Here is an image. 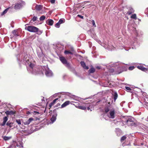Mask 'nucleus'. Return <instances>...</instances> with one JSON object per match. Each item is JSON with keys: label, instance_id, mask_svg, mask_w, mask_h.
Listing matches in <instances>:
<instances>
[{"label": "nucleus", "instance_id": "obj_37", "mask_svg": "<svg viewBox=\"0 0 148 148\" xmlns=\"http://www.w3.org/2000/svg\"><path fill=\"white\" fill-rule=\"evenodd\" d=\"M134 69V66H130L129 68V69L130 70H132Z\"/></svg>", "mask_w": 148, "mask_h": 148}, {"label": "nucleus", "instance_id": "obj_19", "mask_svg": "<svg viewBox=\"0 0 148 148\" xmlns=\"http://www.w3.org/2000/svg\"><path fill=\"white\" fill-rule=\"evenodd\" d=\"M116 132L117 136H120L121 133V130L119 129H116Z\"/></svg>", "mask_w": 148, "mask_h": 148}, {"label": "nucleus", "instance_id": "obj_32", "mask_svg": "<svg viewBox=\"0 0 148 148\" xmlns=\"http://www.w3.org/2000/svg\"><path fill=\"white\" fill-rule=\"evenodd\" d=\"M60 24L58 22L55 24V26L57 28H59L60 27Z\"/></svg>", "mask_w": 148, "mask_h": 148}, {"label": "nucleus", "instance_id": "obj_18", "mask_svg": "<svg viewBox=\"0 0 148 148\" xmlns=\"http://www.w3.org/2000/svg\"><path fill=\"white\" fill-rule=\"evenodd\" d=\"M56 117L54 115H53L52 118L51 119V121H52V123H53L56 120Z\"/></svg>", "mask_w": 148, "mask_h": 148}, {"label": "nucleus", "instance_id": "obj_45", "mask_svg": "<svg viewBox=\"0 0 148 148\" xmlns=\"http://www.w3.org/2000/svg\"><path fill=\"white\" fill-rule=\"evenodd\" d=\"M75 100H77V99H75Z\"/></svg>", "mask_w": 148, "mask_h": 148}, {"label": "nucleus", "instance_id": "obj_50", "mask_svg": "<svg viewBox=\"0 0 148 148\" xmlns=\"http://www.w3.org/2000/svg\"><path fill=\"white\" fill-rule=\"evenodd\" d=\"M92 110H90V111H92Z\"/></svg>", "mask_w": 148, "mask_h": 148}, {"label": "nucleus", "instance_id": "obj_15", "mask_svg": "<svg viewBox=\"0 0 148 148\" xmlns=\"http://www.w3.org/2000/svg\"><path fill=\"white\" fill-rule=\"evenodd\" d=\"M47 23L48 25H52L53 23V21L51 19H49L47 21Z\"/></svg>", "mask_w": 148, "mask_h": 148}, {"label": "nucleus", "instance_id": "obj_42", "mask_svg": "<svg viewBox=\"0 0 148 148\" xmlns=\"http://www.w3.org/2000/svg\"><path fill=\"white\" fill-rule=\"evenodd\" d=\"M42 53H41L40 55V56H39L38 54V56H39L40 57H41L42 56Z\"/></svg>", "mask_w": 148, "mask_h": 148}, {"label": "nucleus", "instance_id": "obj_40", "mask_svg": "<svg viewBox=\"0 0 148 148\" xmlns=\"http://www.w3.org/2000/svg\"><path fill=\"white\" fill-rule=\"evenodd\" d=\"M51 2L52 3H53L55 2V0H51Z\"/></svg>", "mask_w": 148, "mask_h": 148}, {"label": "nucleus", "instance_id": "obj_17", "mask_svg": "<svg viewBox=\"0 0 148 148\" xmlns=\"http://www.w3.org/2000/svg\"><path fill=\"white\" fill-rule=\"evenodd\" d=\"M134 12V10L132 8H130V9L129 10V11L127 12V14L128 15H130L132 13H133Z\"/></svg>", "mask_w": 148, "mask_h": 148}, {"label": "nucleus", "instance_id": "obj_20", "mask_svg": "<svg viewBox=\"0 0 148 148\" xmlns=\"http://www.w3.org/2000/svg\"><path fill=\"white\" fill-rule=\"evenodd\" d=\"M71 102H73V103H74L75 104H73L77 108H78V106H79V103L77 102H75V101H71Z\"/></svg>", "mask_w": 148, "mask_h": 148}, {"label": "nucleus", "instance_id": "obj_22", "mask_svg": "<svg viewBox=\"0 0 148 148\" xmlns=\"http://www.w3.org/2000/svg\"><path fill=\"white\" fill-rule=\"evenodd\" d=\"M12 34H13L14 36L15 37L18 36V35L16 33V31L14 30L12 32Z\"/></svg>", "mask_w": 148, "mask_h": 148}, {"label": "nucleus", "instance_id": "obj_10", "mask_svg": "<svg viewBox=\"0 0 148 148\" xmlns=\"http://www.w3.org/2000/svg\"><path fill=\"white\" fill-rule=\"evenodd\" d=\"M70 103H71V104H72V103H71V102H70V101H65L61 105V108H63L64 107H65L67 105H68Z\"/></svg>", "mask_w": 148, "mask_h": 148}, {"label": "nucleus", "instance_id": "obj_16", "mask_svg": "<svg viewBox=\"0 0 148 148\" xmlns=\"http://www.w3.org/2000/svg\"><path fill=\"white\" fill-rule=\"evenodd\" d=\"M36 9L38 11H39L42 9V6L40 5H36L35 7Z\"/></svg>", "mask_w": 148, "mask_h": 148}, {"label": "nucleus", "instance_id": "obj_12", "mask_svg": "<svg viewBox=\"0 0 148 148\" xmlns=\"http://www.w3.org/2000/svg\"><path fill=\"white\" fill-rule=\"evenodd\" d=\"M137 68L138 69L144 71H146L148 70V67L147 68H145L141 66H137Z\"/></svg>", "mask_w": 148, "mask_h": 148}, {"label": "nucleus", "instance_id": "obj_38", "mask_svg": "<svg viewBox=\"0 0 148 148\" xmlns=\"http://www.w3.org/2000/svg\"><path fill=\"white\" fill-rule=\"evenodd\" d=\"M92 24L93 26H95V27H96V25L95 24V21L94 20H92Z\"/></svg>", "mask_w": 148, "mask_h": 148}, {"label": "nucleus", "instance_id": "obj_27", "mask_svg": "<svg viewBox=\"0 0 148 148\" xmlns=\"http://www.w3.org/2000/svg\"><path fill=\"white\" fill-rule=\"evenodd\" d=\"M13 124V123H9V122H8L6 124L8 126L10 127H11L12 125Z\"/></svg>", "mask_w": 148, "mask_h": 148}, {"label": "nucleus", "instance_id": "obj_34", "mask_svg": "<svg viewBox=\"0 0 148 148\" xmlns=\"http://www.w3.org/2000/svg\"><path fill=\"white\" fill-rule=\"evenodd\" d=\"M8 120V118L7 117L5 116V117L3 119V121H4V122H6Z\"/></svg>", "mask_w": 148, "mask_h": 148}, {"label": "nucleus", "instance_id": "obj_41", "mask_svg": "<svg viewBox=\"0 0 148 148\" xmlns=\"http://www.w3.org/2000/svg\"><path fill=\"white\" fill-rule=\"evenodd\" d=\"M5 123H6V122H4V121H3V123L1 124V125L2 126L4 125L5 124Z\"/></svg>", "mask_w": 148, "mask_h": 148}, {"label": "nucleus", "instance_id": "obj_26", "mask_svg": "<svg viewBox=\"0 0 148 148\" xmlns=\"http://www.w3.org/2000/svg\"><path fill=\"white\" fill-rule=\"evenodd\" d=\"M131 18H132L134 19H136V14H134L131 16Z\"/></svg>", "mask_w": 148, "mask_h": 148}, {"label": "nucleus", "instance_id": "obj_24", "mask_svg": "<svg viewBox=\"0 0 148 148\" xmlns=\"http://www.w3.org/2000/svg\"><path fill=\"white\" fill-rule=\"evenodd\" d=\"M8 8H7L5 9L1 14V15H3L6 14L8 11Z\"/></svg>", "mask_w": 148, "mask_h": 148}, {"label": "nucleus", "instance_id": "obj_31", "mask_svg": "<svg viewBox=\"0 0 148 148\" xmlns=\"http://www.w3.org/2000/svg\"><path fill=\"white\" fill-rule=\"evenodd\" d=\"M126 136H123L121 138V141H123L125 140L126 138Z\"/></svg>", "mask_w": 148, "mask_h": 148}, {"label": "nucleus", "instance_id": "obj_1", "mask_svg": "<svg viewBox=\"0 0 148 148\" xmlns=\"http://www.w3.org/2000/svg\"><path fill=\"white\" fill-rule=\"evenodd\" d=\"M29 66L31 72L34 74L40 73L41 72L43 74L44 71H45V73L47 76L50 77L52 75V72L47 66H41L35 68L34 67V64L31 63L29 64Z\"/></svg>", "mask_w": 148, "mask_h": 148}, {"label": "nucleus", "instance_id": "obj_14", "mask_svg": "<svg viewBox=\"0 0 148 148\" xmlns=\"http://www.w3.org/2000/svg\"><path fill=\"white\" fill-rule=\"evenodd\" d=\"M80 64L82 65V66L83 67V68L85 69H88V67L87 66H86V65L85 63L83 61H81L80 62Z\"/></svg>", "mask_w": 148, "mask_h": 148}, {"label": "nucleus", "instance_id": "obj_28", "mask_svg": "<svg viewBox=\"0 0 148 148\" xmlns=\"http://www.w3.org/2000/svg\"><path fill=\"white\" fill-rule=\"evenodd\" d=\"M64 53L66 54H72V53L70 51L65 50L64 51Z\"/></svg>", "mask_w": 148, "mask_h": 148}, {"label": "nucleus", "instance_id": "obj_3", "mask_svg": "<svg viewBox=\"0 0 148 148\" xmlns=\"http://www.w3.org/2000/svg\"><path fill=\"white\" fill-rule=\"evenodd\" d=\"M93 107L92 103H86L85 106H78V108L83 110H85L86 108L88 110H89L90 108H92Z\"/></svg>", "mask_w": 148, "mask_h": 148}, {"label": "nucleus", "instance_id": "obj_33", "mask_svg": "<svg viewBox=\"0 0 148 148\" xmlns=\"http://www.w3.org/2000/svg\"><path fill=\"white\" fill-rule=\"evenodd\" d=\"M37 19V17L36 16H34L32 19V20L33 21H36Z\"/></svg>", "mask_w": 148, "mask_h": 148}, {"label": "nucleus", "instance_id": "obj_21", "mask_svg": "<svg viewBox=\"0 0 148 148\" xmlns=\"http://www.w3.org/2000/svg\"><path fill=\"white\" fill-rule=\"evenodd\" d=\"M11 137H8L5 136L3 137V138L5 140H8L11 138Z\"/></svg>", "mask_w": 148, "mask_h": 148}, {"label": "nucleus", "instance_id": "obj_25", "mask_svg": "<svg viewBox=\"0 0 148 148\" xmlns=\"http://www.w3.org/2000/svg\"><path fill=\"white\" fill-rule=\"evenodd\" d=\"M118 97V95L116 92H115L114 94V99L115 101L117 99Z\"/></svg>", "mask_w": 148, "mask_h": 148}, {"label": "nucleus", "instance_id": "obj_39", "mask_svg": "<svg viewBox=\"0 0 148 148\" xmlns=\"http://www.w3.org/2000/svg\"><path fill=\"white\" fill-rule=\"evenodd\" d=\"M77 16L82 18H83V16H81L79 14H78L77 15Z\"/></svg>", "mask_w": 148, "mask_h": 148}, {"label": "nucleus", "instance_id": "obj_35", "mask_svg": "<svg viewBox=\"0 0 148 148\" xmlns=\"http://www.w3.org/2000/svg\"><path fill=\"white\" fill-rule=\"evenodd\" d=\"M125 88L128 91H130L131 90V88L129 87L126 86L125 87Z\"/></svg>", "mask_w": 148, "mask_h": 148}, {"label": "nucleus", "instance_id": "obj_13", "mask_svg": "<svg viewBox=\"0 0 148 148\" xmlns=\"http://www.w3.org/2000/svg\"><path fill=\"white\" fill-rule=\"evenodd\" d=\"M58 99V98H56L54 99L53 101L51 102L49 105V107L51 108V107L53 106L56 103L57 100Z\"/></svg>", "mask_w": 148, "mask_h": 148}, {"label": "nucleus", "instance_id": "obj_36", "mask_svg": "<svg viewBox=\"0 0 148 148\" xmlns=\"http://www.w3.org/2000/svg\"><path fill=\"white\" fill-rule=\"evenodd\" d=\"M58 22L60 24H61L62 23H63L64 22H63V20L62 19H60V20H59V21H58Z\"/></svg>", "mask_w": 148, "mask_h": 148}, {"label": "nucleus", "instance_id": "obj_9", "mask_svg": "<svg viewBox=\"0 0 148 148\" xmlns=\"http://www.w3.org/2000/svg\"><path fill=\"white\" fill-rule=\"evenodd\" d=\"M7 115H13L16 113V111H7L5 113Z\"/></svg>", "mask_w": 148, "mask_h": 148}, {"label": "nucleus", "instance_id": "obj_2", "mask_svg": "<svg viewBox=\"0 0 148 148\" xmlns=\"http://www.w3.org/2000/svg\"><path fill=\"white\" fill-rule=\"evenodd\" d=\"M104 112L107 113V115L110 118L114 119L116 116L115 109L110 106L106 107L104 109Z\"/></svg>", "mask_w": 148, "mask_h": 148}, {"label": "nucleus", "instance_id": "obj_49", "mask_svg": "<svg viewBox=\"0 0 148 148\" xmlns=\"http://www.w3.org/2000/svg\"><path fill=\"white\" fill-rule=\"evenodd\" d=\"M109 87H111V86H109Z\"/></svg>", "mask_w": 148, "mask_h": 148}, {"label": "nucleus", "instance_id": "obj_4", "mask_svg": "<svg viewBox=\"0 0 148 148\" xmlns=\"http://www.w3.org/2000/svg\"><path fill=\"white\" fill-rule=\"evenodd\" d=\"M134 118L131 116L127 117L126 118V122L128 126L133 125L134 124Z\"/></svg>", "mask_w": 148, "mask_h": 148}, {"label": "nucleus", "instance_id": "obj_47", "mask_svg": "<svg viewBox=\"0 0 148 148\" xmlns=\"http://www.w3.org/2000/svg\"><path fill=\"white\" fill-rule=\"evenodd\" d=\"M40 33H42V32H40Z\"/></svg>", "mask_w": 148, "mask_h": 148}, {"label": "nucleus", "instance_id": "obj_5", "mask_svg": "<svg viewBox=\"0 0 148 148\" xmlns=\"http://www.w3.org/2000/svg\"><path fill=\"white\" fill-rule=\"evenodd\" d=\"M25 29L31 32H36L38 31V28L33 26L26 27Z\"/></svg>", "mask_w": 148, "mask_h": 148}, {"label": "nucleus", "instance_id": "obj_44", "mask_svg": "<svg viewBox=\"0 0 148 148\" xmlns=\"http://www.w3.org/2000/svg\"><path fill=\"white\" fill-rule=\"evenodd\" d=\"M147 10H148V8H147Z\"/></svg>", "mask_w": 148, "mask_h": 148}, {"label": "nucleus", "instance_id": "obj_43", "mask_svg": "<svg viewBox=\"0 0 148 148\" xmlns=\"http://www.w3.org/2000/svg\"><path fill=\"white\" fill-rule=\"evenodd\" d=\"M97 68L98 69H100V67H99V66L97 67Z\"/></svg>", "mask_w": 148, "mask_h": 148}, {"label": "nucleus", "instance_id": "obj_48", "mask_svg": "<svg viewBox=\"0 0 148 148\" xmlns=\"http://www.w3.org/2000/svg\"><path fill=\"white\" fill-rule=\"evenodd\" d=\"M113 71H114V70H113L112 71V72Z\"/></svg>", "mask_w": 148, "mask_h": 148}, {"label": "nucleus", "instance_id": "obj_11", "mask_svg": "<svg viewBox=\"0 0 148 148\" xmlns=\"http://www.w3.org/2000/svg\"><path fill=\"white\" fill-rule=\"evenodd\" d=\"M23 61L26 64H29L30 63V62L29 61V58L27 57V56L23 59Z\"/></svg>", "mask_w": 148, "mask_h": 148}, {"label": "nucleus", "instance_id": "obj_29", "mask_svg": "<svg viewBox=\"0 0 148 148\" xmlns=\"http://www.w3.org/2000/svg\"><path fill=\"white\" fill-rule=\"evenodd\" d=\"M45 16H41L40 18V21H43L45 19Z\"/></svg>", "mask_w": 148, "mask_h": 148}, {"label": "nucleus", "instance_id": "obj_8", "mask_svg": "<svg viewBox=\"0 0 148 148\" xmlns=\"http://www.w3.org/2000/svg\"><path fill=\"white\" fill-rule=\"evenodd\" d=\"M33 120H34V119L33 118H30L27 121L24 122H23V123L25 125H29Z\"/></svg>", "mask_w": 148, "mask_h": 148}, {"label": "nucleus", "instance_id": "obj_7", "mask_svg": "<svg viewBox=\"0 0 148 148\" xmlns=\"http://www.w3.org/2000/svg\"><path fill=\"white\" fill-rule=\"evenodd\" d=\"M60 59L63 64L66 66H69V64L67 62V60L64 57H60Z\"/></svg>", "mask_w": 148, "mask_h": 148}, {"label": "nucleus", "instance_id": "obj_30", "mask_svg": "<svg viewBox=\"0 0 148 148\" xmlns=\"http://www.w3.org/2000/svg\"><path fill=\"white\" fill-rule=\"evenodd\" d=\"M16 122L18 125H21V121L20 119H17L16 120Z\"/></svg>", "mask_w": 148, "mask_h": 148}, {"label": "nucleus", "instance_id": "obj_6", "mask_svg": "<svg viewBox=\"0 0 148 148\" xmlns=\"http://www.w3.org/2000/svg\"><path fill=\"white\" fill-rule=\"evenodd\" d=\"M25 5L24 1H20L16 3L15 4L14 8L15 9H18L21 8Z\"/></svg>", "mask_w": 148, "mask_h": 148}, {"label": "nucleus", "instance_id": "obj_23", "mask_svg": "<svg viewBox=\"0 0 148 148\" xmlns=\"http://www.w3.org/2000/svg\"><path fill=\"white\" fill-rule=\"evenodd\" d=\"M95 71V69L93 68H91L89 70V73H92L94 72Z\"/></svg>", "mask_w": 148, "mask_h": 148}, {"label": "nucleus", "instance_id": "obj_46", "mask_svg": "<svg viewBox=\"0 0 148 148\" xmlns=\"http://www.w3.org/2000/svg\"><path fill=\"white\" fill-rule=\"evenodd\" d=\"M17 147H18V145H17Z\"/></svg>", "mask_w": 148, "mask_h": 148}]
</instances>
